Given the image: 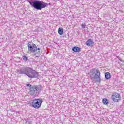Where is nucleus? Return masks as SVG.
Returning a JSON list of instances; mask_svg holds the SVG:
<instances>
[{
  "instance_id": "8",
  "label": "nucleus",
  "mask_w": 124,
  "mask_h": 124,
  "mask_svg": "<svg viewBox=\"0 0 124 124\" xmlns=\"http://www.w3.org/2000/svg\"><path fill=\"white\" fill-rule=\"evenodd\" d=\"M85 44H86L87 46H91V45H93L94 44V42L93 40L89 39L86 42Z\"/></svg>"
},
{
  "instance_id": "2",
  "label": "nucleus",
  "mask_w": 124,
  "mask_h": 124,
  "mask_svg": "<svg viewBox=\"0 0 124 124\" xmlns=\"http://www.w3.org/2000/svg\"><path fill=\"white\" fill-rule=\"evenodd\" d=\"M29 2L30 5L36 10H42L43 8L47 7L50 5V3H46L43 1L38 0H27Z\"/></svg>"
},
{
  "instance_id": "6",
  "label": "nucleus",
  "mask_w": 124,
  "mask_h": 124,
  "mask_svg": "<svg viewBox=\"0 0 124 124\" xmlns=\"http://www.w3.org/2000/svg\"><path fill=\"white\" fill-rule=\"evenodd\" d=\"M28 51L30 53H35L37 51V46L33 43H28Z\"/></svg>"
},
{
  "instance_id": "15",
  "label": "nucleus",
  "mask_w": 124,
  "mask_h": 124,
  "mask_svg": "<svg viewBox=\"0 0 124 124\" xmlns=\"http://www.w3.org/2000/svg\"><path fill=\"white\" fill-rule=\"evenodd\" d=\"M22 59L24 61H28V57L25 55H24L23 57H22Z\"/></svg>"
},
{
  "instance_id": "9",
  "label": "nucleus",
  "mask_w": 124,
  "mask_h": 124,
  "mask_svg": "<svg viewBox=\"0 0 124 124\" xmlns=\"http://www.w3.org/2000/svg\"><path fill=\"white\" fill-rule=\"evenodd\" d=\"M72 51L75 53H80L81 52V48L78 46H74L72 48Z\"/></svg>"
},
{
  "instance_id": "5",
  "label": "nucleus",
  "mask_w": 124,
  "mask_h": 124,
  "mask_svg": "<svg viewBox=\"0 0 124 124\" xmlns=\"http://www.w3.org/2000/svg\"><path fill=\"white\" fill-rule=\"evenodd\" d=\"M42 102H43L42 99H36L33 100L31 104L32 107H34V108H35L36 109H39V108L41 107Z\"/></svg>"
},
{
  "instance_id": "7",
  "label": "nucleus",
  "mask_w": 124,
  "mask_h": 124,
  "mask_svg": "<svg viewBox=\"0 0 124 124\" xmlns=\"http://www.w3.org/2000/svg\"><path fill=\"white\" fill-rule=\"evenodd\" d=\"M121 95L117 93H113L111 96V99L114 102H119V101H121Z\"/></svg>"
},
{
  "instance_id": "16",
  "label": "nucleus",
  "mask_w": 124,
  "mask_h": 124,
  "mask_svg": "<svg viewBox=\"0 0 124 124\" xmlns=\"http://www.w3.org/2000/svg\"><path fill=\"white\" fill-rule=\"evenodd\" d=\"M39 31V30L38 29H35L34 30V32H38Z\"/></svg>"
},
{
  "instance_id": "3",
  "label": "nucleus",
  "mask_w": 124,
  "mask_h": 124,
  "mask_svg": "<svg viewBox=\"0 0 124 124\" xmlns=\"http://www.w3.org/2000/svg\"><path fill=\"white\" fill-rule=\"evenodd\" d=\"M26 86L27 87L30 88V94H31V95H33L34 96L38 95L39 93H40L42 90V89H43V87L40 85L32 86L31 85L28 83L26 84Z\"/></svg>"
},
{
  "instance_id": "11",
  "label": "nucleus",
  "mask_w": 124,
  "mask_h": 124,
  "mask_svg": "<svg viewBox=\"0 0 124 124\" xmlns=\"http://www.w3.org/2000/svg\"><path fill=\"white\" fill-rule=\"evenodd\" d=\"M58 33L60 35H62L63 34V28H59L58 29Z\"/></svg>"
},
{
  "instance_id": "13",
  "label": "nucleus",
  "mask_w": 124,
  "mask_h": 124,
  "mask_svg": "<svg viewBox=\"0 0 124 124\" xmlns=\"http://www.w3.org/2000/svg\"><path fill=\"white\" fill-rule=\"evenodd\" d=\"M38 50V51H36V52H35V55H36V54H40V48L39 47H37V50Z\"/></svg>"
},
{
  "instance_id": "14",
  "label": "nucleus",
  "mask_w": 124,
  "mask_h": 124,
  "mask_svg": "<svg viewBox=\"0 0 124 124\" xmlns=\"http://www.w3.org/2000/svg\"><path fill=\"white\" fill-rule=\"evenodd\" d=\"M81 28H82V29H85V28H87V27H86V23H83L82 24H81Z\"/></svg>"
},
{
  "instance_id": "1",
  "label": "nucleus",
  "mask_w": 124,
  "mask_h": 124,
  "mask_svg": "<svg viewBox=\"0 0 124 124\" xmlns=\"http://www.w3.org/2000/svg\"><path fill=\"white\" fill-rule=\"evenodd\" d=\"M17 72L19 74H25L27 75L29 78H38L39 76L38 72L34 71L32 68H22L20 69L17 70Z\"/></svg>"
},
{
  "instance_id": "4",
  "label": "nucleus",
  "mask_w": 124,
  "mask_h": 124,
  "mask_svg": "<svg viewBox=\"0 0 124 124\" xmlns=\"http://www.w3.org/2000/svg\"><path fill=\"white\" fill-rule=\"evenodd\" d=\"M90 78L93 79H99L100 80V72L98 69L93 68L91 70V75Z\"/></svg>"
},
{
  "instance_id": "12",
  "label": "nucleus",
  "mask_w": 124,
  "mask_h": 124,
  "mask_svg": "<svg viewBox=\"0 0 124 124\" xmlns=\"http://www.w3.org/2000/svg\"><path fill=\"white\" fill-rule=\"evenodd\" d=\"M102 102L104 105H108V104L109 103L108 99L106 98H103L102 100Z\"/></svg>"
},
{
  "instance_id": "10",
  "label": "nucleus",
  "mask_w": 124,
  "mask_h": 124,
  "mask_svg": "<svg viewBox=\"0 0 124 124\" xmlns=\"http://www.w3.org/2000/svg\"><path fill=\"white\" fill-rule=\"evenodd\" d=\"M105 77L107 80H109L110 78H111V75L109 74V72H106L105 74Z\"/></svg>"
}]
</instances>
